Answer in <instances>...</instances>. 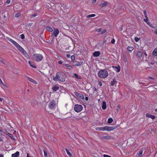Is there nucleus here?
Segmentation results:
<instances>
[{"mask_svg":"<svg viewBox=\"0 0 157 157\" xmlns=\"http://www.w3.org/2000/svg\"><path fill=\"white\" fill-rule=\"evenodd\" d=\"M44 154V156L45 157H48L47 154V152L44 150H43Z\"/></svg>","mask_w":157,"mask_h":157,"instance_id":"nucleus-42","label":"nucleus"},{"mask_svg":"<svg viewBox=\"0 0 157 157\" xmlns=\"http://www.w3.org/2000/svg\"><path fill=\"white\" fill-rule=\"evenodd\" d=\"M108 71L105 69H101L98 73V76L100 78H105L108 76Z\"/></svg>","mask_w":157,"mask_h":157,"instance_id":"nucleus-2","label":"nucleus"},{"mask_svg":"<svg viewBox=\"0 0 157 157\" xmlns=\"http://www.w3.org/2000/svg\"><path fill=\"white\" fill-rule=\"evenodd\" d=\"M106 103L105 101H103L102 102V108L103 110H105L106 109Z\"/></svg>","mask_w":157,"mask_h":157,"instance_id":"nucleus-19","label":"nucleus"},{"mask_svg":"<svg viewBox=\"0 0 157 157\" xmlns=\"http://www.w3.org/2000/svg\"><path fill=\"white\" fill-rule=\"evenodd\" d=\"M3 17L2 18L4 20L6 21L7 20V17L4 14L3 15Z\"/></svg>","mask_w":157,"mask_h":157,"instance_id":"nucleus-35","label":"nucleus"},{"mask_svg":"<svg viewBox=\"0 0 157 157\" xmlns=\"http://www.w3.org/2000/svg\"><path fill=\"white\" fill-rule=\"evenodd\" d=\"M148 78L149 79H154V78L152 77H150V76H149L148 77Z\"/></svg>","mask_w":157,"mask_h":157,"instance_id":"nucleus-54","label":"nucleus"},{"mask_svg":"<svg viewBox=\"0 0 157 157\" xmlns=\"http://www.w3.org/2000/svg\"><path fill=\"white\" fill-rule=\"evenodd\" d=\"M33 60L37 62L41 61L43 59V56L41 54L35 53L33 55Z\"/></svg>","mask_w":157,"mask_h":157,"instance_id":"nucleus-3","label":"nucleus"},{"mask_svg":"<svg viewBox=\"0 0 157 157\" xmlns=\"http://www.w3.org/2000/svg\"><path fill=\"white\" fill-rule=\"evenodd\" d=\"M56 102L55 101L52 100L49 104L48 106L51 109H54L56 107Z\"/></svg>","mask_w":157,"mask_h":157,"instance_id":"nucleus-6","label":"nucleus"},{"mask_svg":"<svg viewBox=\"0 0 157 157\" xmlns=\"http://www.w3.org/2000/svg\"><path fill=\"white\" fill-rule=\"evenodd\" d=\"M2 140V137H0V142Z\"/></svg>","mask_w":157,"mask_h":157,"instance_id":"nucleus-62","label":"nucleus"},{"mask_svg":"<svg viewBox=\"0 0 157 157\" xmlns=\"http://www.w3.org/2000/svg\"><path fill=\"white\" fill-rule=\"evenodd\" d=\"M29 63V64L30 66H31V67L36 68V66L34 65L33 64V63L31 62V61H29L28 62Z\"/></svg>","mask_w":157,"mask_h":157,"instance_id":"nucleus-24","label":"nucleus"},{"mask_svg":"<svg viewBox=\"0 0 157 157\" xmlns=\"http://www.w3.org/2000/svg\"><path fill=\"white\" fill-rule=\"evenodd\" d=\"M46 30L50 32H52L53 31L52 29L50 27L47 26L46 27Z\"/></svg>","mask_w":157,"mask_h":157,"instance_id":"nucleus-23","label":"nucleus"},{"mask_svg":"<svg viewBox=\"0 0 157 157\" xmlns=\"http://www.w3.org/2000/svg\"><path fill=\"white\" fill-rule=\"evenodd\" d=\"M152 53L154 56H157V49L155 48L153 51Z\"/></svg>","mask_w":157,"mask_h":157,"instance_id":"nucleus-26","label":"nucleus"},{"mask_svg":"<svg viewBox=\"0 0 157 157\" xmlns=\"http://www.w3.org/2000/svg\"><path fill=\"white\" fill-rule=\"evenodd\" d=\"M142 153H143V151H142V150H140V151H139V152L138 154V156H139V157H141V155L142 154Z\"/></svg>","mask_w":157,"mask_h":157,"instance_id":"nucleus-37","label":"nucleus"},{"mask_svg":"<svg viewBox=\"0 0 157 157\" xmlns=\"http://www.w3.org/2000/svg\"><path fill=\"white\" fill-rule=\"evenodd\" d=\"M144 13L145 15V17L147 18V12L145 10H144Z\"/></svg>","mask_w":157,"mask_h":157,"instance_id":"nucleus-39","label":"nucleus"},{"mask_svg":"<svg viewBox=\"0 0 157 157\" xmlns=\"http://www.w3.org/2000/svg\"><path fill=\"white\" fill-rule=\"evenodd\" d=\"M148 25L150 26L152 28H155V27H154L153 25L151 24L150 22H148V23L147 24Z\"/></svg>","mask_w":157,"mask_h":157,"instance_id":"nucleus-40","label":"nucleus"},{"mask_svg":"<svg viewBox=\"0 0 157 157\" xmlns=\"http://www.w3.org/2000/svg\"><path fill=\"white\" fill-rule=\"evenodd\" d=\"M59 87L56 85L53 86H52V89L54 91H56L59 90Z\"/></svg>","mask_w":157,"mask_h":157,"instance_id":"nucleus-18","label":"nucleus"},{"mask_svg":"<svg viewBox=\"0 0 157 157\" xmlns=\"http://www.w3.org/2000/svg\"><path fill=\"white\" fill-rule=\"evenodd\" d=\"M74 76L77 79H81V78L78 76V75L76 73H75L74 74Z\"/></svg>","mask_w":157,"mask_h":157,"instance_id":"nucleus-34","label":"nucleus"},{"mask_svg":"<svg viewBox=\"0 0 157 157\" xmlns=\"http://www.w3.org/2000/svg\"><path fill=\"white\" fill-rule=\"evenodd\" d=\"M101 29L99 28L97 29V31L98 32H100L101 31Z\"/></svg>","mask_w":157,"mask_h":157,"instance_id":"nucleus-49","label":"nucleus"},{"mask_svg":"<svg viewBox=\"0 0 157 157\" xmlns=\"http://www.w3.org/2000/svg\"><path fill=\"white\" fill-rule=\"evenodd\" d=\"M135 40L137 42L139 40V38H138V37H136L135 38Z\"/></svg>","mask_w":157,"mask_h":157,"instance_id":"nucleus-44","label":"nucleus"},{"mask_svg":"<svg viewBox=\"0 0 157 157\" xmlns=\"http://www.w3.org/2000/svg\"><path fill=\"white\" fill-rule=\"evenodd\" d=\"M146 18V19H144V22H146L147 24L148 23V22H149L148 21V18Z\"/></svg>","mask_w":157,"mask_h":157,"instance_id":"nucleus-41","label":"nucleus"},{"mask_svg":"<svg viewBox=\"0 0 157 157\" xmlns=\"http://www.w3.org/2000/svg\"><path fill=\"white\" fill-rule=\"evenodd\" d=\"M21 39H23L25 38V35L23 34H21Z\"/></svg>","mask_w":157,"mask_h":157,"instance_id":"nucleus-43","label":"nucleus"},{"mask_svg":"<svg viewBox=\"0 0 157 157\" xmlns=\"http://www.w3.org/2000/svg\"><path fill=\"white\" fill-rule=\"evenodd\" d=\"M114 68L116 69V71L117 72H119L120 71V67H114Z\"/></svg>","mask_w":157,"mask_h":157,"instance_id":"nucleus-29","label":"nucleus"},{"mask_svg":"<svg viewBox=\"0 0 157 157\" xmlns=\"http://www.w3.org/2000/svg\"><path fill=\"white\" fill-rule=\"evenodd\" d=\"M113 121V120L112 118H109L108 120V121H107V122L108 123H111Z\"/></svg>","mask_w":157,"mask_h":157,"instance_id":"nucleus-31","label":"nucleus"},{"mask_svg":"<svg viewBox=\"0 0 157 157\" xmlns=\"http://www.w3.org/2000/svg\"><path fill=\"white\" fill-rule=\"evenodd\" d=\"M106 32V30H104L103 31H102L101 32V34H103L104 33H105Z\"/></svg>","mask_w":157,"mask_h":157,"instance_id":"nucleus-50","label":"nucleus"},{"mask_svg":"<svg viewBox=\"0 0 157 157\" xmlns=\"http://www.w3.org/2000/svg\"><path fill=\"white\" fill-rule=\"evenodd\" d=\"M26 78L29 81L32 82L33 83L36 84H37V82L32 78H31L28 76H26Z\"/></svg>","mask_w":157,"mask_h":157,"instance_id":"nucleus-14","label":"nucleus"},{"mask_svg":"<svg viewBox=\"0 0 157 157\" xmlns=\"http://www.w3.org/2000/svg\"><path fill=\"white\" fill-rule=\"evenodd\" d=\"M63 65L64 66H65L67 68L69 69V70H71L73 68L72 66H70L68 64H63Z\"/></svg>","mask_w":157,"mask_h":157,"instance_id":"nucleus-22","label":"nucleus"},{"mask_svg":"<svg viewBox=\"0 0 157 157\" xmlns=\"http://www.w3.org/2000/svg\"><path fill=\"white\" fill-rule=\"evenodd\" d=\"M0 63H1L3 65H5V63L4 61V60L2 58L0 59Z\"/></svg>","mask_w":157,"mask_h":157,"instance_id":"nucleus-33","label":"nucleus"},{"mask_svg":"<svg viewBox=\"0 0 157 157\" xmlns=\"http://www.w3.org/2000/svg\"><path fill=\"white\" fill-rule=\"evenodd\" d=\"M101 138L102 139L106 140H109L111 139L110 136H101Z\"/></svg>","mask_w":157,"mask_h":157,"instance_id":"nucleus-15","label":"nucleus"},{"mask_svg":"<svg viewBox=\"0 0 157 157\" xmlns=\"http://www.w3.org/2000/svg\"><path fill=\"white\" fill-rule=\"evenodd\" d=\"M8 40L12 43L17 48L20 45L16 42L10 38H7Z\"/></svg>","mask_w":157,"mask_h":157,"instance_id":"nucleus-7","label":"nucleus"},{"mask_svg":"<svg viewBox=\"0 0 157 157\" xmlns=\"http://www.w3.org/2000/svg\"><path fill=\"white\" fill-rule=\"evenodd\" d=\"M135 54L137 58H140L143 56V52L141 51H138L135 52Z\"/></svg>","mask_w":157,"mask_h":157,"instance_id":"nucleus-8","label":"nucleus"},{"mask_svg":"<svg viewBox=\"0 0 157 157\" xmlns=\"http://www.w3.org/2000/svg\"><path fill=\"white\" fill-rule=\"evenodd\" d=\"M10 2V0H7L6 1V3L7 4H9Z\"/></svg>","mask_w":157,"mask_h":157,"instance_id":"nucleus-53","label":"nucleus"},{"mask_svg":"<svg viewBox=\"0 0 157 157\" xmlns=\"http://www.w3.org/2000/svg\"><path fill=\"white\" fill-rule=\"evenodd\" d=\"M127 49L128 51L131 52L133 50L134 48L132 47L128 46Z\"/></svg>","mask_w":157,"mask_h":157,"instance_id":"nucleus-27","label":"nucleus"},{"mask_svg":"<svg viewBox=\"0 0 157 157\" xmlns=\"http://www.w3.org/2000/svg\"><path fill=\"white\" fill-rule=\"evenodd\" d=\"M115 42V40L114 39H113L111 41V43L113 44H114Z\"/></svg>","mask_w":157,"mask_h":157,"instance_id":"nucleus-46","label":"nucleus"},{"mask_svg":"<svg viewBox=\"0 0 157 157\" xmlns=\"http://www.w3.org/2000/svg\"><path fill=\"white\" fill-rule=\"evenodd\" d=\"M58 63L60 64H61L62 63V62L61 61H59L58 62Z\"/></svg>","mask_w":157,"mask_h":157,"instance_id":"nucleus-55","label":"nucleus"},{"mask_svg":"<svg viewBox=\"0 0 157 157\" xmlns=\"http://www.w3.org/2000/svg\"><path fill=\"white\" fill-rule=\"evenodd\" d=\"M21 16V13H17L15 15V17H18Z\"/></svg>","mask_w":157,"mask_h":157,"instance_id":"nucleus-38","label":"nucleus"},{"mask_svg":"<svg viewBox=\"0 0 157 157\" xmlns=\"http://www.w3.org/2000/svg\"><path fill=\"white\" fill-rule=\"evenodd\" d=\"M85 100H86V101H88V98L87 97H86V98H85Z\"/></svg>","mask_w":157,"mask_h":157,"instance_id":"nucleus-58","label":"nucleus"},{"mask_svg":"<svg viewBox=\"0 0 157 157\" xmlns=\"http://www.w3.org/2000/svg\"><path fill=\"white\" fill-rule=\"evenodd\" d=\"M104 129L105 130L109 131L113 130L116 128L115 127H110L109 126H105V127Z\"/></svg>","mask_w":157,"mask_h":157,"instance_id":"nucleus-10","label":"nucleus"},{"mask_svg":"<svg viewBox=\"0 0 157 157\" xmlns=\"http://www.w3.org/2000/svg\"><path fill=\"white\" fill-rule=\"evenodd\" d=\"M59 33V30L55 28L54 29L53 32L52 33V35H54L55 37H56Z\"/></svg>","mask_w":157,"mask_h":157,"instance_id":"nucleus-9","label":"nucleus"},{"mask_svg":"<svg viewBox=\"0 0 157 157\" xmlns=\"http://www.w3.org/2000/svg\"><path fill=\"white\" fill-rule=\"evenodd\" d=\"M100 54V52L98 51H96L93 53V55L94 57H98Z\"/></svg>","mask_w":157,"mask_h":157,"instance_id":"nucleus-17","label":"nucleus"},{"mask_svg":"<svg viewBox=\"0 0 157 157\" xmlns=\"http://www.w3.org/2000/svg\"><path fill=\"white\" fill-rule=\"evenodd\" d=\"M65 149L66 151V152L67 154V155L71 157L72 156V154L67 149V148H65Z\"/></svg>","mask_w":157,"mask_h":157,"instance_id":"nucleus-28","label":"nucleus"},{"mask_svg":"<svg viewBox=\"0 0 157 157\" xmlns=\"http://www.w3.org/2000/svg\"><path fill=\"white\" fill-rule=\"evenodd\" d=\"M83 63L82 62H79L76 61H75L72 62V64L74 66H79L82 64Z\"/></svg>","mask_w":157,"mask_h":157,"instance_id":"nucleus-11","label":"nucleus"},{"mask_svg":"<svg viewBox=\"0 0 157 157\" xmlns=\"http://www.w3.org/2000/svg\"><path fill=\"white\" fill-rule=\"evenodd\" d=\"M66 56H67V58H70V57L71 55L69 54H67V55H66Z\"/></svg>","mask_w":157,"mask_h":157,"instance_id":"nucleus-52","label":"nucleus"},{"mask_svg":"<svg viewBox=\"0 0 157 157\" xmlns=\"http://www.w3.org/2000/svg\"><path fill=\"white\" fill-rule=\"evenodd\" d=\"M108 4V3L107 2H105L104 3H103L101 4V7H103L105 6H106Z\"/></svg>","mask_w":157,"mask_h":157,"instance_id":"nucleus-32","label":"nucleus"},{"mask_svg":"<svg viewBox=\"0 0 157 157\" xmlns=\"http://www.w3.org/2000/svg\"><path fill=\"white\" fill-rule=\"evenodd\" d=\"M97 0H93V3H95L96 1Z\"/></svg>","mask_w":157,"mask_h":157,"instance_id":"nucleus-59","label":"nucleus"},{"mask_svg":"<svg viewBox=\"0 0 157 157\" xmlns=\"http://www.w3.org/2000/svg\"><path fill=\"white\" fill-rule=\"evenodd\" d=\"M75 58V56L74 55H73L71 56V59L72 60H74Z\"/></svg>","mask_w":157,"mask_h":157,"instance_id":"nucleus-36","label":"nucleus"},{"mask_svg":"<svg viewBox=\"0 0 157 157\" xmlns=\"http://www.w3.org/2000/svg\"><path fill=\"white\" fill-rule=\"evenodd\" d=\"M19 153L18 151H17L15 153L12 155V157H17L19 155Z\"/></svg>","mask_w":157,"mask_h":157,"instance_id":"nucleus-20","label":"nucleus"},{"mask_svg":"<svg viewBox=\"0 0 157 157\" xmlns=\"http://www.w3.org/2000/svg\"><path fill=\"white\" fill-rule=\"evenodd\" d=\"M105 128V127H97L95 128V129L96 130L98 131H104L105 130V129H104Z\"/></svg>","mask_w":157,"mask_h":157,"instance_id":"nucleus-21","label":"nucleus"},{"mask_svg":"<svg viewBox=\"0 0 157 157\" xmlns=\"http://www.w3.org/2000/svg\"><path fill=\"white\" fill-rule=\"evenodd\" d=\"M82 109L83 107L81 105L76 104L75 105L74 109L78 113L81 112Z\"/></svg>","mask_w":157,"mask_h":157,"instance_id":"nucleus-5","label":"nucleus"},{"mask_svg":"<svg viewBox=\"0 0 157 157\" xmlns=\"http://www.w3.org/2000/svg\"><path fill=\"white\" fill-rule=\"evenodd\" d=\"M103 156L104 157H111V156H110L105 154L103 155Z\"/></svg>","mask_w":157,"mask_h":157,"instance_id":"nucleus-47","label":"nucleus"},{"mask_svg":"<svg viewBox=\"0 0 157 157\" xmlns=\"http://www.w3.org/2000/svg\"><path fill=\"white\" fill-rule=\"evenodd\" d=\"M74 94L78 98L82 99H84V97L82 94H80L78 92L76 91L74 92Z\"/></svg>","mask_w":157,"mask_h":157,"instance_id":"nucleus-12","label":"nucleus"},{"mask_svg":"<svg viewBox=\"0 0 157 157\" xmlns=\"http://www.w3.org/2000/svg\"><path fill=\"white\" fill-rule=\"evenodd\" d=\"M26 157H31L29 154L27 153Z\"/></svg>","mask_w":157,"mask_h":157,"instance_id":"nucleus-57","label":"nucleus"},{"mask_svg":"<svg viewBox=\"0 0 157 157\" xmlns=\"http://www.w3.org/2000/svg\"><path fill=\"white\" fill-rule=\"evenodd\" d=\"M5 134L7 135L9 137H10L13 140H15V138L13 136V135L11 134V133H9L7 131H6Z\"/></svg>","mask_w":157,"mask_h":157,"instance_id":"nucleus-13","label":"nucleus"},{"mask_svg":"<svg viewBox=\"0 0 157 157\" xmlns=\"http://www.w3.org/2000/svg\"><path fill=\"white\" fill-rule=\"evenodd\" d=\"M98 85H99V86H102V84L100 81H98Z\"/></svg>","mask_w":157,"mask_h":157,"instance_id":"nucleus-45","label":"nucleus"},{"mask_svg":"<svg viewBox=\"0 0 157 157\" xmlns=\"http://www.w3.org/2000/svg\"><path fill=\"white\" fill-rule=\"evenodd\" d=\"M144 54H145V56L146 57L147 56V55L146 52Z\"/></svg>","mask_w":157,"mask_h":157,"instance_id":"nucleus-61","label":"nucleus"},{"mask_svg":"<svg viewBox=\"0 0 157 157\" xmlns=\"http://www.w3.org/2000/svg\"><path fill=\"white\" fill-rule=\"evenodd\" d=\"M95 16V14H90V15H87L86 16V17L89 18V17H94V16Z\"/></svg>","mask_w":157,"mask_h":157,"instance_id":"nucleus-30","label":"nucleus"},{"mask_svg":"<svg viewBox=\"0 0 157 157\" xmlns=\"http://www.w3.org/2000/svg\"><path fill=\"white\" fill-rule=\"evenodd\" d=\"M155 33L157 35V31H155Z\"/></svg>","mask_w":157,"mask_h":157,"instance_id":"nucleus-64","label":"nucleus"},{"mask_svg":"<svg viewBox=\"0 0 157 157\" xmlns=\"http://www.w3.org/2000/svg\"><path fill=\"white\" fill-rule=\"evenodd\" d=\"M127 59L126 58V56H124V62H126L127 61Z\"/></svg>","mask_w":157,"mask_h":157,"instance_id":"nucleus-48","label":"nucleus"},{"mask_svg":"<svg viewBox=\"0 0 157 157\" xmlns=\"http://www.w3.org/2000/svg\"><path fill=\"white\" fill-rule=\"evenodd\" d=\"M116 82V79H114L110 83L111 85L112 86H113L114 85Z\"/></svg>","mask_w":157,"mask_h":157,"instance_id":"nucleus-25","label":"nucleus"},{"mask_svg":"<svg viewBox=\"0 0 157 157\" xmlns=\"http://www.w3.org/2000/svg\"><path fill=\"white\" fill-rule=\"evenodd\" d=\"M146 116L147 117L151 118L152 119H155V116L151 115L148 113H147L146 114Z\"/></svg>","mask_w":157,"mask_h":157,"instance_id":"nucleus-16","label":"nucleus"},{"mask_svg":"<svg viewBox=\"0 0 157 157\" xmlns=\"http://www.w3.org/2000/svg\"><path fill=\"white\" fill-rule=\"evenodd\" d=\"M37 15V13H35V14H33V15H32V17H35Z\"/></svg>","mask_w":157,"mask_h":157,"instance_id":"nucleus-51","label":"nucleus"},{"mask_svg":"<svg viewBox=\"0 0 157 157\" xmlns=\"http://www.w3.org/2000/svg\"><path fill=\"white\" fill-rule=\"evenodd\" d=\"M66 76V74L64 73L60 72H57L56 77L53 78V79L55 81H59L63 82L65 81V78Z\"/></svg>","mask_w":157,"mask_h":157,"instance_id":"nucleus-1","label":"nucleus"},{"mask_svg":"<svg viewBox=\"0 0 157 157\" xmlns=\"http://www.w3.org/2000/svg\"><path fill=\"white\" fill-rule=\"evenodd\" d=\"M19 50L26 58H29V56L25 51L20 45L17 48Z\"/></svg>","mask_w":157,"mask_h":157,"instance_id":"nucleus-4","label":"nucleus"},{"mask_svg":"<svg viewBox=\"0 0 157 157\" xmlns=\"http://www.w3.org/2000/svg\"><path fill=\"white\" fill-rule=\"evenodd\" d=\"M94 91H96L97 90V89L95 87H94Z\"/></svg>","mask_w":157,"mask_h":157,"instance_id":"nucleus-63","label":"nucleus"},{"mask_svg":"<svg viewBox=\"0 0 157 157\" xmlns=\"http://www.w3.org/2000/svg\"><path fill=\"white\" fill-rule=\"evenodd\" d=\"M107 40L105 39L103 41V43H107Z\"/></svg>","mask_w":157,"mask_h":157,"instance_id":"nucleus-56","label":"nucleus"},{"mask_svg":"<svg viewBox=\"0 0 157 157\" xmlns=\"http://www.w3.org/2000/svg\"><path fill=\"white\" fill-rule=\"evenodd\" d=\"M0 157H3V155L2 154H0Z\"/></svg>","mask_w":157,"mask_h":157,"instance_id":"nucleus-60","label":"nucleus"}]
</instances>
